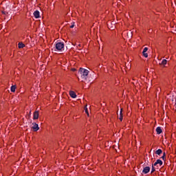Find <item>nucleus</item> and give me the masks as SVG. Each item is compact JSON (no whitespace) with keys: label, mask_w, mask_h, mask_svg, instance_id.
<instances>
[{"label":"nucleus","mask_w":176,"mask_h":176,"mask_svg":"<svg viewBox=\"0 0 176 176\" xmlns=\"http://www.w3.org/2000/svg\"><path fill=\"white\" fill-rule=\"evenodd\" d=\"M79 72L81 75L82 79L86 80V79H87V76L89 75V70L83 68H80Z\"/></svg>","instance_id":"obj_1"},{"label":"nucleus","mask_w":176,"mask_h":176,"mask_svg":"<svg viewBox=\"0 0 176 176\" xmlns=\"http://www.w3.org/2000/svg\"><path fill=\"white\" fill-rule=\"evenodd\" d=\"M64 43L59 42L56 44L55 47L59 52H63V50H64Z\"/></svg>","instance_id":"obj_2"},{"label":"nucleus","mask_w":176,"mask_h":176,"mask_svg":"<svg viewBox=\"0 0 176 176\" xmlns=\"http://www.w3.org/2000/svg\"><path fill=\"white\" fill-rule=\"evenodd\" d=\"M151 171V167L146 166L143 168L142 173L143 174H148Z\"/></svg>","instance_id":"obj_3"},{"label":"nucleus","mask_w":176,"mask_h":176,"mask_svg":"<svg viewBox=\"0 0 176 176\" xmlns=\"http://www.w3.org/2000/svg\"><path fill=\"white\" fill-rule=\"evenodd\" d=\"M32 124V129L34 130V131H38V130H39V126H38V124L34 122Z\"/></svg>","instance_id":"obj_4"},{"label":"nucleus","mask_w":176,"mask_h":176,"mask_svg":"<svg viewBox=\"0 0 176 176\" xmlns=\"http://www.w3.org/2000/svg\"><path fill=\"white\" fill-rule=\"evenodd\" d=\"M69 96L72 98H76V94L74 91H69Z\"/></svg>","instance_id":"obj_5"},{"label":"nucleus","mask_w":176,"mask_h":176,"mask_svg":"<svg viewBox=\"0 0 176 176\" xmlns=\"http://www.w3.org/2000/svg\"><path fill=\"white\" fill-rule=\"evenodd\" d=\"M39 118V112L35 111L34 113L33 119L35 120Z\"/></svg>","instance_id":"obj_6"},{"label":"nucleus","mask_w":176,"mask_h":176,"mask_svg":"<svg viewBox=\"0 0 176 176\" xmlns=\"http://www.w3.org/2000/svg\"><path fill=\"white\" fill-rule=\"evenodd\" d=\"M34 16L36 19H39L40 17V12L38 10H36L34 12Z\"/></svg>","instance_id":"obj_7"},{"label":"nucleus","mask_w":176,"mask_h":176,"mask_svg":"<svg viewBox=\"0 0 176 176\" xmlns=\"http://www.w3.org/2000/svg\"><path fill=\"white\" fill-rule=\"evenodd\" d=\"M123 109H121L120 110V120L122 122V120H123Z\"/></svg>","instance_id":"obj_8"},{"label":"nucleus","mask_w":176,"mask_h":176,"mask_svg":"<svg viewBox=\"0 0 176 176\" xmlns=\"http://www.w3.org/2000/svg\"><path fill=\"white\" fill-rule=\"evenodd\" d=\"M157 134H162V128L160 126L157 127L156 129Z\"/></svg>","instance_id":"obj_9"},{"label":"nucleus","mask_w":176,"mask_h":176,"mask_svg":"<svg viewBox=\"0 0 176 176\" xmlns=\"http://www.w3.org/2000/svg\"><path fill=\"white\" fill-rule=\"evenodd\" d=\"M25 46V45H24V43H19V44H18V47L19 49H23V47H24Z\"/></svg>","instance_id":"obj_10"},{"label":"nucleus","mask_w":176,"mask_h":176,"mask_svg":"<svg viewBox=\"0 0 176 176\" xmlns=\"http://www.w3.org/2000/svg\"><path fill=\"white\" fill-rule=\"evenodd\" d=\"M162 153L163 151H162V149H158L155 151L156 155H162Z\"/></svg>","instance_id":"obj_11"},{"label":"nucleus","mask_w":176,"mask_h":176,"mask_svg":"<svg viewBox=\"0 0 176 176\" xmlns=\"http://www.w3.org/2000/svg\"><path fill=\"white\" fill-rule=\"evenodd\" d=\"M10 90H11V91H12V93H14V91H16V85H12V86L11 87Z\"/></svg>","instance_id":"obj_12"},{"label":"nucleus","mask_w":176,"mask_h":176,"mask_svg":"<svg viewBox=\"0 0 176 176\" xmlns=\"http://www.w3.org/2000/svg\"><path fill=\"white\" fill-rule=\"evenodd\" d=\"M157 164H160V166H163V162L161 160H157Z\"/></svg>","instance_id":"obj_13"},{"label":"nucleus","mask_w":176,"mask_h":176,"mask_svg":"<svg viewBox=\"0 0 176 176\" xmlns=\"http://www.w3.org/2000/svg\"><path fill=\"white\" fill-rule=\"evenodd\" d=\"M161 64H162V65H166V64H167V60L163 59L162 61V63H161Z\"/></svg>","instance_id":"obj_14"},{"label":"nucleus","mask_w":176,"mask_h":176,"mask_svg":"<svg viewBox=\"0 0 176 176\" xmlns=\"http://www.w3.org/2000/svg\"><path fill=\"white\" fill-rule=\"evenodd\" d=\"M142 54H143L144 57H145L146 58H148V53L143 51Z\"/></svg>","instance_id":"obj_15"},{"label":"nucleus","mask_w":176,"mask_h":176,"mask_svg":"<svg viewBox=\"0 0 176 176\" xmlns=\"http://www.w3.org/2000/svg\"><path fill=\"white\" fill-rule=\"evenodd\" d=\"M156 170L155 169V166H153V165L152 166V168H151V174H153V173H155Z\"/></svg>","instance_id":"obj_16"},{"label":"nucleus","mask_w":176,"mask_h":176,"mask_svg":"<svg viewBox=\"0 0 176 176\" xmlns=\"http://www.w3.org/2000/svg\"><path fill=\"white\" fill-rule=\"evenodd\" d=\"M85 113H87V115L89 116V111L87 110V108L85 109Z\"/></svg>","instance_id":"obj_17"},{"label":"nucleus","mask_w":176,"mask_h":176,"mask_svg":"<svg viewBox=\"0 0 176 176\" xmlns=\"http://www.w3.org/2000/svg\"><path fill=\"white\" fill-rule=\"evenodd\" d=\"M143 52H145L146 53V52H148V47H144Z\"/></svg>","instance_id":"obj_18"},{"label":"nucleus","mask_w":176,"mask_h":176,"mask_svg":"<svg viewBox=\"0 0 176 176\" xmlns=\"http://www.w3.org/2000/svg\"><path fill=\"white\" fill-rule=\"evenodd\" d=\"M164 157H166V153H164L163 156L162 157V159L164 160Z\"/></svg>","instance_id":"obj_19"},{"label":"nucleus","mask_w":176,"mask_h":176,"mask_svg":"<svg viewBox=\"0 0 176 176\" xmlns=\"http://www.w3.org/2000/svg\"><path fill=\"white\" fill-rule=\"evenodd\" d=\"M157 164H157V162L156 161L153 166H157Z\"/></svg>","instance_id":"obj_20"},{"label":"nucleus","mask_w":176,"mask_h":176,"mask_svg":"<svg viewBox=\"0 0 176 176\" xmlns=\"http://www.w3.org/2000/svg\"><path fill=\"white\" fill-rule=\"evenodd\" d=\"M74 27H75V25H70V28H74Z\"/></svg>","instance_id":"obj_21"}]
</instances>
